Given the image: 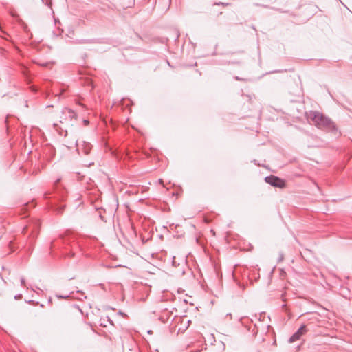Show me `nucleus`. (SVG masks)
<instances>
[{
	"label": "nucleus",
	"mask_w": 352,
	"mask_h": 352,
	"mask_svg": "<svg viewBox=\"0 0 352 352\" xmlns=\"http://www.w3.org/2000/svg\"><path fill=\"white\" fill-rule=\"evenodd\" d=\"M42 3L52 9V0H41Z\"/></svg>",
	"instance_id": "6e6552de"
},
{
	"label": "nucleus",
	"mask_w": 352,
	"mask_h": 352,
	"mask_svg": "<svg viewBox=\"0 0 352 352\" xmlns=\"http://www.w3.org/2000/svg\"><path fill=\"white\" fill-rule=\"evenodd\" d=\"M24 75H25L26 76H28V74H24ZM26 80L28 81V83H30V80L28 79V77H27V79Z\"/></svg>",
	"instance_id": "2eb2a0df"
},
{
	"label": "nucleus",
	"mask_w": 352,
	"mask_h": 352,
	"mask_svg": "<svg viewBox=\"0 0 352 352\" xmlns=\"http://www.w3.org/2000/svg\"><path fill=\"white\" fill-rule=\"evenodd\" d=\"M59 134L60 135H63L64 137H66L67 135V131H63L62 129H60V131H59Z\"/></svg>",
	"instance_id": "1a4fd4ad"
},
{
	"label": "nucleus",
	"mask_w": 352,
	"mask_h": 352,
	"mask_svg": "<svg viewBox=\"0 0 352 352\" xmlns=\"http://www.w3.org/2000/svg\"><path fill=\"white\" fill-rule=\"evenodd\" d=\"M25 107H28V102H27V101H25Z\"/></svg>",
	"instance_id": "4be33fe9"
},
{
	"label": "nucleus",
	"mask_w": 352,
	"mask_h": 352,
	"mask_svg": "<svg viewBox=\"0 0 352 352\" xmlns=\"http://www.w3.org/2000/svg\"><path fill=\"white\" fill-rule=\"evenodd\" d=\"M30 89L32 91L36 92L37 91V89L34 86L30 87Z\"/></svg>",
	"instance_id": "4468645a"
},
{
	"label": "nucleus",
	"mask_w": 352,
	"mask_h": 352,
	"mask_svg": "<svg viewBox=\"0 0 352 352\" xmlns=\"http://www.w3.org/2000/svg\"><path fill=\"white\" fill-rule=\"evenodd\" d=\"M21 285L22 287H25V280L23 277L21 278Z\"/></svg>",
	"instance_id": "9d476101"
},
{
	"label": "nucleus",
	"mask_w": 352,
	"mask_h": 352,
	"mask_svg": "<svg viewBox=\"0 0 352 352\" xmlns=\"http://www.w3.org/2000/svg\"><path fill=\"white\" fill-rule=\"evenodd\" d=\"M41 226V223L37 219L31 220L28 225L25 226L23 228V232L24 233L27 232L29 230H31V233L30 234V236L32 238H35L39 231V228Z\"/></svg>",
	"instance_id": "7ed1b4c3"
},
{
	"label": "nucleus",
	"mask_w": 352,
	"mask_h": 352,
	"mask_svg": "<svg viewBox=\"0 0 352 352\" xmlns=\"http://www.w3.org/2000/svg\"><path fill=\"white\" fill-rule=\"evenodd\" d=\"M118 314H120V315H122V316H126V314H125L124 313L122 312L121 311H120L118 312Z\"/></svg>",
	"instance_id": "a211bd4d"
},
{
	"label": "nucleus",
	"mask_w": 352,
	"mask_h": 352,
	"mask_svg": "<svg viewBox=\"0 0 352 352\" xmlns=\"http://www.w3.org/2000/svg\"><path fill=\"white\" fill-rule=\"evenodd\" d=\"M21 297V294H19V295H17V296H15V298L16 299H19Z\"/></svg>",
	"instance_id": "f3484780"
},
{
	"label": "nucleus",
	"mask_w": 352,
	"mask_h": 352,
	"mask_svg": "<svg viewBox=\"0 0 352 352\" xmlns=\"http://www.w3.org/2000/svg\"><path fill=\"white\" fill-rule=\"evenodd\" d=\"M307 331V329L305 324H302L298 329L289 338V342H294L301 338L302 336L305 334Z\"/></svg>",
	"instance_id": "39448f33"
},
{
	"label": "nucleus",
	"mask_w": 352,
	"mask_h": 352,
	"mask_svg": "<svg viewBox=\"0 0 352 352\" xmlns=\"http://www.w3.org/2000/svg\"><path fill=\"white\" fill-rule=\"evenodd\" d=\"M58 298H62V299H67V298H69V295H65V296H63V295H57L56 296Z\"/></svg>",
	"instance_id": "9b49d317"
},
{
	"label": "nucleus",
	"mask_w": 352,
	"mask_h": 352,
	"mask_svg": "<svg viewBox=\"0 0 352 352\" xmlns=\"http://www.w3.org/2000/svg\"><path fill=\"white\" fill-rule=\"evenodd\" d=\"M159 181H160V183H162V180L161 179H160Z\"/></svg>",
	"instance_id": "c85d7f7f"
},
{
	"label": "nucleus",
	"mask_w": 352,
	"mask_h": 352,
	"mask_svg": "<svg viewBox=\"0 0 352 352\" xmlns=\"http://www.w3.org/2000/svg\"><path fill=\"white\" fill-rule=\"evenodd\" d=\"M87 42V40L86 39H84L82 43H85Z\"/></svg>",
	"instance_id": "393cba45"
},
{
	"label": "nucleus",
	"mask_w": 352,
	"mask_h": 352,
	"mask_svg": "<svg viewBox=\"0 0 352 352\" xmlns=\"http://www.w3.org/2000/svg\"><path fill=\"white\" fill-rule=\"evenodd\" d=\"M236 80H241V79H240L239 77H237V76L236 77Z\"/></svg>",
	"instance_id": "bb28decb"
},
{
	"label": "nucleus",
	"mask_w": 352,
	"mask_h": 352,
	"mask_svg": "<svg viewBox=\"0 0 352 352\" xmlns=\"http://www.w3.org/2000/svg\"><path fill=\"white\" fill-rule=\"evenodd\" d=\"M63 208H64L63 206V207L61 206V207L58 209V212H61L63 210Z\"/></svg>",
	"instance_id": "dca6fc26"
},
{
	"label": "nucleus",
	"mask_w": 352,
	"mask_h": 352,
	"mask_svg": "<svg viewBox=\"0 0 352 352\" xmlns=\"http://www.w3.org/2000/svg\"><path fill=\"white\" fill-rule=\"evenodd\" d=\"M285 307H286V305H285V304H283V305H282V307H283V308H285Z\"/></svg>",
	"instance_id": "5701e85b"
},
{
	"label": "nucleus",
	"mask_w": 352,
	"mask_h": 352,
	"mask_svg": "<svg viewBox=\"0 0 352 352\" xmlns=\"http://www.w3.org/2000/svg\"><path fill=\"white\" fill-rule=\"evenodd\" d=\"M92 148V145L87 142H82L80 146H78V150H81L85 155H89Z\"/></svg>",
	"instance_id": "423d86ee"
},
{
	"label": "nucleus",
	"mask_w": 352,
	"mask_h": 352,
	"mask_svg": "<svg viewBox=\"0 0 352 352\" xmlns=\"http://www.w3.org/2000/svg\"><path fill=\"white\" fill-rule=\"evenodd\" d=\"M45 199H48L49 197H47V194L45 195Z\"/></svg>",
	"instance_id": "b1692460"
},
{
	"label": "nucleus",
	"mask_w": 352,
	"mask_h": 352,
	"mask_svg": "<svg viewBox=\"0 0 352 352\" xmlns=\"http://www.w3.org/2000/svg\"><path fill=\"white\" fill-rule=\"evenodd\" d=\"M83 123L85 126H87L89 124V121L88 120L84 119Z\"/></svg>",
	"instance_id": "ddd939ff"
},
{
	"label": "nucleus",
	"mask_w": 352,
	"mask_h": 352,
	"mask_svg": "<svg viewBox=\"0 0 352 352\" xmlns=\"http://www.w3.org/2000/svg\"><path fill=\"white\" fill-rule=\"evenodd\" d=\"M227 316H228L230 317H232V314L231 313H228V314H227Z\"/></svg>",
	"instance_id": "aec40b11"
},
{
	"label": "nucleus",
	"mask_w": 352,
	"mask_h": 352,
	"mask_svg": "<svg viewBox=\"0 0 352 352\" xmlns=\"http://www.w3.org/2000/svg\"><path fill=\"white\" fill-rule=\"evenodd\" d=\"M265 182L272 186L277 187L279 188H283L285 187V182L281 178L274 176L270 175L265 177Z\"/></svg>",
	"instance_id": "20e7f679"
},
{
	"label": "nucleus",
	"mask_w": 352,
	"mask_h": 352,
	"mask_svg": "<svg viewBox=\"0 0 352 352\" xmlns=\"http://www.w3.org/2000/svg\"><path fill=\"white\" fill-rule=\"evenodd\" d=\"M30 206L34 207V204L33 203H31V204L26 203L20 207L19 212H21V214H25L26 212L29 210ZM26 217H27V215H24L23 217L25 218Z\"/></svg>",
	"instance_id": "0eeeda50"
},
{
	"label": "nucleus",
	"mask_w": 352,
	"mask_h": 352,
	"mask_svg": "<svg viewBox=\"0 0 352 352\" xmlns=\"http://www.w3.org/2000/svg\"><path fill=\"white\" fill-rule=\"evenodd\" d=\"M283 260V254H280L278 258V262H280Z\"/></svg>",
	"instance_id": "f8f14e48"
},
{
	"label": "nucleus",
	"mask_w": 352,
	"mask_h": 352,
	"mask_svg": "<svg viewBox=\"0 0 352 352\" xmlns=\"http://www.w3.org/2000/svg\"><path fill=\"white\" fill-rule=\"evenodd\" d=\"M308 118L314 122L317 127L331 132H337L335 124L330 118L324 116L323 114L318 111H310Z\"/></svg>",
	"instance_id": "f257e3e1"
},
{
	"label": "nucleus",
	"mask_w": 352,
	"mask_h": 352,
	"mask_svg": "<svg viewBox=\"0 0 352 352\" xmlns=\"http://www.w3.org/2000/svg\"><path fill=\"white\" fill-rule=\"evenodd\" d=\"M77 293H80L83 296V293L81 291H77Z\"/></svg>",
	"instance_id": "412c9836"
},
{
	"label": "nucleus",
	"mask_w": 352,
	"mask_h": 352,
	"mask_svg": "<svg viewBox=\"0 0 352 352\" xmlns=\"http://www.w3.org/2000/svg\"><path fill=\"white\" fill-rule=\"evenodd\" d=\"M54 126L56 128L58 125L56 124H54Z\"/></svg>",
	"instance_id": "cd10ccee"
},
{
	"label": "nucleus",
	"mask_w": 352,
	"mask_h": 352,
	"mask_svg": "<svg viewBox=\"0 0 352 352\" xmlns=\"http://www.w3.org/2000/svg\"><path fill=\"white\" fill-rule=\"evenodd\" d=\"M77 114L72 109L65 107L62 109L61 115L60 117V122L62 124H66L68 126H72L74 122L76 120Z\"/></svg>",
	"instance_id": "f03ea898"
},
{
	"label": "nucleus",
	"mask_w": 352,
	"mask_h": 352,
	"mask_svg": "<svg viewBox=\"0 0 352 352\" xmlns=\"http://www.w3.org/2000/svg\"><path fill=\"white\" fill-rule=\"evenodd\" d=\"M75 144H76V146H78V141H77V140L76 141Z\"/></svg>",
	"instance_id": "a878e982"
},
{
	"label": "nucleus",
	"mask_w": 352,
	"mask_h": 352,
	"mask_svg": "<svg viewBox=\"0 0 352 352\" xmlns=\"http://www.w3.org/2000/svg\"><path fill=\"white\" fill-rule=\"evenodd\" d=\"M28 302L29 303H32V304H34V300H30Z\"/></svg>",
	"instance_id": "6ab92c4d"
}]
</instances>
